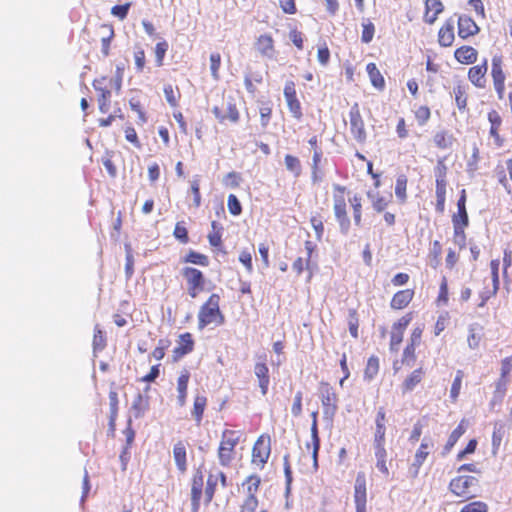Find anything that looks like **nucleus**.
<instances>
[{"label":"nucleus","instance_id":"nucleus-1","mask_svg":"<svg viewBox=\"0 0 512 512\" xmlns=\"http://www.w3.org/2000/svg\"><path fill=\"white\" fill-rule=\"evenodd\" d=\"M213 323L216 326L225 323V317L220 310V296L215 293L212 294L199 309L198 328L202 330Z\"/></svg>","mask_w":512,"mask_h":512},{"label":"nucleus","instance_id":"nucleus-2","mask_svg":"<svg viewBox=\"0 0 512 512\" xmlns=\"http://www.w3.org/2000/svg\"><path fill=\"white\" fill-rule=\"evenodd\" d=\"M240 441L238 431L224 430L218 448L219 463L223 467L230 466L235 457V447Z\"/></svg>","mask_w":512,"mask_h":512},{"label":"nucleus","instance_id":"nucleus-3","mask_svg":"<svg viewBox=\"0 0 512 512\" xmlns=\"http://www.w3.org/2000/svg\"><path fill=\"white\" fill-rule=\"evenodd\" d=\"M479 480L474 476H458L449 483V490L458 497L470 499L476 496L473 487L478 486Z\"/></svg>","mask_w":512,"mask_h":512},{"label":"nucleus","instance_id":"nucleus-4","mask_svg":"<svg viewBox=\"0 0 512 512\" xmlns=\"http://www.w3.org/2000/svg\"><path fill=\"white\" fill-rule=\"evenodd\" d=\"M319 392L323 416L325 419L332 420L338 410V397L329 383H321Z\"/></svg>","mask_w":512,"mask_h":512},{"label":"nucleus","instance_id":"nucleus-5","mask_svg":"<svg viewBox=\"0 0 512 512\" xmlns=\"http://www.w3.org/2000/svg\"><path fill=\"white\" fill-rule=\"evenodd\" d=\"M333 210L335 218L339 224L341 234L347 235L350 230L351 222L347 214L346 201L343 195L334 194Z\"/></svg>","mask_w":512,"mask_h":512},{"label":"nucleus","instance_id":"nucleus-6","mask_svg":"<svg viewBox=\"0 0 512 512\" xmlns=\"http://www.w3.org/2000/svg\"><path fill=\"white\" fill-rule=\"evenodd\" d=\"M350 131L354 139L359 143H364L367 138L365 125L360 113L358 103H354L349 111Z\"/></svg>","mask_w":512,"mask_h":512},{"label":"nucleus","instance_id":"nucleus-7","mask_svg":"<svg viewBox=\"0 0 512 512\" xmlns=\"http://www.w3.org/2000/svg\"><path fill=\"white\" fill-rule=\"evenodd\" d=\"M212 113L221 123L225 122L226 120L232 123H237L239 120L238 109L234 103L233 98L231 97L226 99L221 107L214 106L212 108Z\"/></svg>","mask_w":512,"mask_h":512},{"label":"nucleus","instance_id":"nucleus-8","mask_svg":"<svg viewBox=\"0 0 512 512\" xmlns=\"http://www.w3.org/2000/svg\"><path fill=\"white\" fill-rule=\"evenodd\" d=\"M271 452L270 437L261 435L252 449V461L261 467L267 463Z\"/></svg>","mask_w":512,"mask_h":512},{"label":"nucleus","instance_id":"nucleus-9","mask_svg":"<svg viewBox=\"0 0 512 512\" xmlns=\"http://www.w3.org/2000/svg\"><path fill=\"white\" fill-rule=\"evenodd\" d=\"M283 93L290 113L295 119L300 120L303 116L302 107L297 98L295 84L293 81L286 82Z\"/></svg>","mask_w":512,"mask_h":512},{"label":"nucleus","instance_id":"nucleus-10","mask_svg":"<svg viewBox=\"0 0 512 512\" xmlns=\"http://www.w3.org/2000/svg\"><path fill=\"white\" fill-rule=\"evenodd\" d=\"M258 362L254 366V373L259 380V387L263 396L268 392L270 383L269 368L266 364V355L259 356Z\"/></svg>","mask_w":512,"mask_h":512},{"label":"nucleus","instance_id":"nucleus-11","mask_svg":"<svg viewBox=\"0 0 512 512\" xmlns=\"http://www.w3.org/2000/svg\"><path fill=\"white\" fill-rule=\"evenodd\" d=\"M432 446V443L428 442L426 438L423 439L420 447L416 451L414 456V461L410 467V472L412 477H417L419 474L420 467L426 460L429 455V448Z\"/></svg>","mask_w":512,"mask_h":512},{"label":"nucleus","instance_id":"nucleus-12","mask_svg":"<svg viewBox=\"0 0 512 512\" xmlns=\"http://www.w3.org/2000/svg\"><path fill=\"white\" fill-rule=\"evenodd\" d=\"M106 78L103 77L101 79H95L93 81V87L94 89L99 92L98 96V104H99V110L101 113H107L110 109V98H111V91L107 88L102 87V83Z\"/></svg>","mask_w":512,"mask_h":512},{"label":"nucleus","instance_id":"nucleus-13","mask_svg":"<svg viewBox=\"0 0 512 512\" xmlns=\"http://www.w3.org/2000/svg\"><path fill=\"white\" fill-rule=\"evenodd\" d=\"M179 345L173 349V358L175 361L189 354L194 349L192 335L188 332L180 335Z\"/></svg>","mask_w":512,"mask_h":512},{"label":"nucleus","instance_id":"nucleus-14","mask_svg":"<svg viewBox=\"0 0 512 512\" xmlns=\"http://www.w3.org/2000/svg\"><path fill=\"white\" fill-rule=\"evenodd\" d=\"M255 48L263 57L272 59L275 56L274 41L268 34H261L257 38Z\"/></svg>","mask_w":512,"mask_h":512},{"label":"nucleus","instance_id":"nucleus-15","mask_svg":"<svg viewBox=\"0 0 512 512\" xmlns=\"http://www.w3.org/2000/svg\"><path fill=\"white\" fill-rule=\"evenodd\" d=\"M354 502L355 505L366 506V477L363 472H359L355 479L354 485Z\"/></svg>","mask_w":512,"mask_h":512},{"label":"nucleus","instance_id":"nucleus-16","mask_svg":"<svg viewBox=\"0 0 512 512\" xmlns=\"http://www.w3.org/2000/svg\"><path fill=\"white\" fill-rule=\"evenodd\" d=\"M452 224L469 225V217L466 210V190L462 189L457 201V213L452 216Z\"/></svg>","mask_w":512,"mask_h":512},{"label":"nucleus","instance_id":"nucleus-17","mask_svg":"<svg viewBox=\"0 0 512 512\" xmlns=\"http://www.w3.org/2000/svg\"><path fill=\"white\" fill-rule=\"evenodd\" d=\"M443 10L444 6L440 0H425L424 21L429 24L434 23Z\"/></svg>","mask_w":512,"mask_h":512},{"label":"nucleus","instance_id":"nucleus-18","mask_svg":"<svg viewBox=\"0 0 512 512\" xmlns=\"http://www.w3.org/2000/svg\"><path fill=\"white\" fill-rule=\"evenodd\" d=\"M487 60H485L482 64L473 66L469 69L468 78L469 80L478 88H483L485 86V74L487 72Z\"/></svg>","mask_w":512,"mask_h":512},{"label":"nucleus","instance_id":"nucleus-19","mask_svg":"<svg viewBox=\"0 0 512 512\" xmlns=\"http://www.w3.org/2000/svg\"><path fill=\"white\" fill-rule=\"evenodd\" d=\"M414 296V291L411 289H405L398 291L392 297L390 302V306L393 309L400 310L408 306V304L412 301Z\"/></svg>","mask_w":512,"mask_h":512},{"label":"nucleus","instance_id":"nucleus-20","mask_svg":"<svg viewBox=\"0 0 512 512\" xmlns=\"http://www.w3.org/2000/svg\"><path fill=\"white\" fill-rule=\"evenodd\" d=\"M181 274L186 279L187 285H194L204 288L205 278L200 270L193 267H184L181 271Z\"/></svg>","mask_w":512,"mask_h":512},{"label":"nucleus","instance_id":"nucleus-21","mask_svg":"<svg viewBox=\"0 0 512 512\" xmlns=\"http://www.w3.org/2000/svg\"><path fill=\"white\" fill-rule=\"evenodd\" d=\"M189 378L190 373L187 370H184L177 380V403L180 407H183L186 404Z\"/></svg>","mask_w":512,"mask_h":512},{"label":"nucleus","instance_id":"nucleus-22","mask_svg":"<svg viewBox=\"0 0 512 512\" xmlns=\"http://www.w3.org/2000/svg\"><path fill=\"white\" fill-rule=\"evenodd\" d=\"M477 51L471 46H461L456 49L455 59L462 64H472L477 60Z\"/></svg>","mask_w":512,"mask_h":512},{"label":"nucleus","instance_id":"nucleus-23","mask_svg":"<svg viewBox=\"0 0 512 512\" xmlns=\"http://www.w3.org/2000/svg\"><path fill=\"white\" fill-rule=\"evenodd\" d=\"M149 409V398L144 396L142 393H138L133 400L131 405V412L133 416L138 419L144 416L146 411Z\"/></svg>","mask_w":512,"mask_h":512},{"label":"nucleus","instance_id":"nucleus-24","mask_svg":"<svg viewBox=\"0 0 512 512\" xmlns=\"http://www.w3.org/2000/svg\"><path fill=\"white\" fill-rule=\"evenodd\" d=\"M424 374V370L421 367L412 371L402 383V392L407 393L413 391L422 381Z\"/></svg>","mask_w":512,"mask_h":512},{"label":"nucleus","instance_id":"nucleus-25","mask_svg":"<svg viewBox=\"0 0 512 512\" xmlns=\"http://www.w3.org/2000/svg\"><path fill=\"white\" fill-rule=\"evenodd\" d=\"M366 71L368 73L371 84L374 88L379 91H382L385 88V80L377 68L375 63H369L366 66Z\"/></svg>","mask_w":512,"mask_h":512},{"label":"nucleus","instance_id":"nucleus-26","mask_svg":"<svg viewBox=\"0 0 512 512\" xmlns=\"http://www.w3.org/2000/svg\"><path fill=\"white\" fill-rule=\"evenodd\" d=\"M502 57L495 55L492 58V65H491V76L493 78V84H505V74L502 69Z\"/></svg>","mask_w":512,"mask_h":512},{"label":"nucleus","instance_id":"nucleus-27","mask_svg":"<svg viewBox=\"0 0 512 512\" xmlns=\"http://www.w3.org/2000/svg\"><path fill=\"white\" fill-rule=\"evenodd\" d=\"M173 457L176 463L178 470L184 473L187 469L186 463V448L184 444L179 441L173 447Z\"/></svg>","mask_w":512,"mask_h":512},{"label":"nucleus","instance_id":"nucleus-28","mask_svg":"<svg viewBox=\"0 0 512 512\" xmlns=\"http://www.w3.org/2000/svg\"><path fill=\"white\" fill-rule=\"evenodd\" d=\"M283 466H284V475H285V498H286L285 507H286V509H289L290 503H289L288 498L291 493V485H292V480H293L292 469H291V465L289 462V454L284 455Z\"/></svg>","mask_w":512,"mask_h":512},{"label":"nucleus","instance_id":"nucleus-29","mask_svg":"<svg viewBox=\"0 0 512 512\" xmlns=\"http://www.w3.org/2000/svg\"><path fill=\"white\" fill-rule=\"evenodd\" d=\"M207 405V398L204 395H196L193 404L192 416L197 425L201 424L205 407Z\"/></svg>","mask_w":512,"mask_h":512},{"label":"nucleus","instance_id":"nucleus-30","mask_svg":"<svg viewBox=\"0 0 512 512\" xmlns=\"http://www.w3.org/2000/svg\"><path fill=\"white\" fill-rule=\"evenodd\" d=\"M465 433V427L463 426V421L451 432L448 437V440L443 448L442 455L446 456L454 445L457 443L459 438Z\"/></svg>","mask_w":512,"mask_h":512},{"label":"nucleus","instance_id":"nucleus-31","mask_svg":"<svg viewBox=\"0 0 512 512\" xmlns=\"http://www.w3.org/2000/svg\"><path fill=\"white\" fill-rule=\"evenodd\" d=\"M488 120L491 123V128L489 132L491 137H493L497 141L498 145H501L500 136L498 134V129L502 123L501 116L497 111L492 110L488 113Z\"/></svg>","mask_w":512,"mask_h":512},{"label":"nucleus","instance_id":"nucleus-32","mask_svg":"<svg viewBox=\"0 0 512 512\" xmlns=\"http://www.w3.org/2000/svg\"><path fill=\"white\" fill-rule=\"evenodd\" d=\"M457 26L458 32H479L475 21L467 15L457 16Z\"/></svg>","mask_w":512,"mask_h":512},{"label":"nucleus","instance_id":"nucleus-33","mask_svg":"<svg viewBox=\"0 0 512 512\" xmlns=\"http://www.w3.org/2000/svg\"><path fill=\"white\" fill-rule=\"evenodd\" d=\"M454 142V137L447 131L437 132L434 136V143L440 149L451 148Z\"/></svg>","mask_w":512,"mask_h":512},{"label":"nucleus","instance_id":"nucleus-34","mask_svg":"<svg viewBox=\"0 0 512 512\" xmlns=\"http://www.w3.org/2000/svg\"><path fill=\"white\" fill-rule=\"evenodd\" d=\"M379 371V358L372 355L368 358L367 364L364 370V379L371 381L378 374Z\"/></svg>","mask_w":512,"mask_h":512},{"label":"nucleus","instance_id":"nucleus-35","mask_svg":"<svg viewBox=\"0 0 512 512\" xmlns=\"http://www.w3.org/2000/svg\"><path fill=\"white\" fill-rule=\"evenodd\" d=\"M349 203L353 209V219L354 224L358 227L362 225V204L361 197L355 194L353 197L349 198Z\"/></svg>","mask_w":512,"mask_h":512},{"label":"nucleus","instance_id":"nucleus-36","mask_svg":"<svg viewBox=\"0 0 512 512\" xmlns=\"http://www.w3.org/2000/svg\"><path fill=\"white\" fill-rule=\"evenodd\" d=\"M286 169L291 172L294 177L298 178L302 173V166L300 160L293 155L287 154L284 158Z\"/></svg>","mask_w":512,"mask_h":512},{"label":"nucleus","instance_id":"nucleus-37","mask_svg":"<svg viewBox=\"0 0 512 512\" xmlns=\"http://www.w3.org/2000/svg\"><path fill=\"white\" fill-rule=\"evenodd\" d=\"M183 262L206 267L209 265V258L204 254L191 250L183 258Z\"/></svg>","mask_w":512,"mask_h":512},{"label":"nucleus","instance_id":"nucleus-38","mask_svg":"<svg viewBox=\"0 0 512 512\" xmlns=\"http://www.w3.org/2000/svg\"><path fill=\"white\" fill-rule=\"evenodd\" d=\"M507 390V381L506 379H499L495 384V391L492 397L490 404L494 406L495 404H499L502 402L505 393Z\"/></svg>","mask_w":512,"mask_h":512},{"label":"nucleus","instance_id":"nucleus-39","mask_svg":"<svg viewBox=\"0 0 512 512\" xmlns=\"http://www.w3.org/2000/svg\"><path fill=\"white\" fill-rule=\"evenodd\" d=\"M505 433V425L502 422H495L492 434V447L497 450L502 442Z\"/></svg>","mask_w":512,"mask_h":512},{"label":"nucleus","instance_id":"nucleus-40","mask_svg":"<svg viewBox=\"0 0 512 512\" xmlns=\"http://www.w3.org/2000/svg\"><path fill=\"white\" fill-rule=\"evenodd\" d=\"M261 479L258 475H250L243 485L247 484V497L256 496Z\"/></svg>","mask_w":512,"mask_h":512},{"label":"nucleus","instance_id":"nucleus-41","mask_svg":"<svg viewBox=\"0 0 512 512\" xmlns=\"http://www.w3.org/2000/svg\"><path fill=\"white\" fill-rule=\"evenodd\" d=\"M464 377V373L462 370H457L455 378L453 380L451 389H450V398L455 401L460 393L462 379Z\"/></svg>","mask_w":512,"mask_h":512},{"label":"nucleus","instance_id":"nucleus-42","mask_svg":"<svg viewBox=\"0 0 512 512\" xmlns=\"http://www.w3.org/2000/svg\"><path fill=\"white\" fill-rule=\"evenodd\" d=\"M467 226L461 224H453L454 228V243L458 245L461 249L466 245V235L465 228Z\"/></svg>","mask_w":512,"mask_h":512},{"label":"nucleus","instance_id":"nucleus-43","mask_svg":"<svg viewBox=\"0 0 512 512\" xmlns=\"http://www.w3.org/2000/svg\"><path fill=\"white\" fill-rule=\"evenodd\" d=\"M415 349L416 346H413V344L406 345L401 360L402 364L407 365L409 367H412L414 365V362L416 360Z\"/></svg>","mask_w":512,"mask_h":512},{"label":"nucleus","instance_id":"nucleus-44","mask_svg":"<svg viewBox=\"0 0 512 512\" xmlns=\"http://www.w3.org/2000/svg\"><path fill=\"white\" fill-rule=\"evenodd\" d=\"M406 186H407V177L403 174L399 175L396 179L395 195L401 201H405V199H406Z\"/></svg>","mask_w":512,"mask_h":512},{"label":"nucleus","instance_id":"nucleus-45","mask_svg":"<svg viewBox=\"0 0 512 512\" xmlns=\"http://www.w3.org/2000/svg\"><path fill=\"white\" fill-rule=\"evenodd\" d=\"M174 237L181 243L186 244L189 242L188 230L183 222H177L173 231Z\"/></svg>","mask_w":512,"mask_h":512},{"label":"nucleus","instance_id":"nucleus-46","mask_svg":"<svg viewBox=\"0 0 512 512\" xmlns=\"http://www.w3.org/2000/svg\"><path fill=\"white\" fill-rule=\"evenodd\" d=\"M221 65V55L218 52L210 55V70L213 79H219V68Z\"/></svg>","mask_w":512,"mask_h":512},{"label":"nucleus","instance_id":"nucleus-47","mask_svg":"<svg viewBox=\"0 0 512 512\" xmlns=\"http://www.w3.org/2000/svg\"><path fill=\"white\" fill-rule=\"evenodd\" d=\"M348 326L351 336L355 339L358 338L359 320L355 310H349Z\"/></svg>","mask_w":512,"mask_h":512},{"label":"nucleus","instance_id":"nucleus-48","mask_svg":"<svg viewBox=\"0 0 512 512\" xmlns=\"http://www.w3.org/2000/svg\"><path fill=\"white\" fill-rule=\"evenodd\" d=\"M164 95L166 101L170 106L175 107L178 104L179 92L175 91L171 84H167L164 86Z\"/></svg>","mask_w":512,"mask_h":512},{"label":"nucleus","instance_id":"nucleus-49","mask_svg":"<svg viewBox=\"0 0 512 512\" xmlns=\"http://www.w3.org/2000/svg\"><path fill=\"white\" fill-rule=\"evenodd\" d=\"M455 101L459 110H464L467 105V97L462 86L458 85L454 88Z\"/></svg>","mask_w":512,"mask_h":512},{"label":"nucleus","instance_id":"nucleus-50","mask_svg":"<svg viewBox=\"0 0 512 512\" xmlns=\"http://www.w3.org/2000/svg\"><path fill=\"white\" fill-rule=\"evenodd\" d=\"M488 506L482 501H475L466 504L460 510V512H487Z\"/></svg>","mask_w":512,"mask_h":512},{"label":"nucleus","instance_id":"nucleus-51","mask_svg":"<svg viewBox=\"0 0 512 512\" xmlns=\"http://www.w3.org/2000/svg\"><path fill=\"white\" fill-rule=\"evenodd\" d=\"M446 157L438 158L437 164L434 168V174L436 179H446L448 167L445 164Z\"/></svg>","mask_w":512,"mask_h":512},{"label":"nucleus","instance_id":"nucleus-52","mask_svg":"<svg viewBox=\"0 0 512 512\" xmlns=\"http://www.w3.org/2000/svg\"><path fill=\"white\" fill-rule=\"evenodd\" d=\"M228 209H229V212L234 215V216H238L241 214L242 212V205L240 203V201L238 200V198L234 195V194H230L228 196Z\"/></svg>","mask_w":512,"mask_h":512},{"label":"nucleus","instance_id":"nucleus-53","mask_svg":"<svg viewBox=\"0 0 512 512\" xmlns=\"http://www.w3.org/2000/svg\"><path fill=\"white\" fill-rule=\"evenodd\" d=\"M134 273V258L131 253V250L129 249V246L126 245V263H125V275L126 279H131L132 275Z\"/></svg>","mask_w":512,"mask_h":512},{"label":"nucleus","instance_id":"nucleus-54","mask_svg":"<svg viewBox=\"0 0 512 512\" xmlns=\"http://www.w3.org/2000/svg\"><path fill=\"white\" fill-rule=\"evenodd\" d=\"M368 197L372 199V205L375 211L382 212L388 205V200L382 196H374L371 192L368 193Z\"/></svg>","mask_w":512,"mask_h":512},{"label":"nucleus","instance_id":"nucleus-55","mask_svg":"<svg viewBox=\"0 0 512 512\" xmlns=\"http://www.w3.org/2000/svg\"><path fill=\"white\" fill-rule=\"evenodd\" d=\"M216 484H217V478H215L213 475H209V477L207 479L206 489H205V497H206L207 503L211 502V500L213 499Z\"/></svg>","mask_w":512,"mask_h":512},{"label":"nucleus","instance_id":"nucleus-56","mask_svg":"<svg viewBox=\"0 0 512 512\" xmlns=\"http://www.w3.org/2000/svg\"><path fill=\"white\" fill-rule=\"evenodd\" d=\"M302 399L303 393L298 391L294 396V401L291 407V413L294 417H299L302 413Z\"/></svg>","mask_w":512,"mask_h":512},{"label":"nucleus","instance_id":"nucleus-57","mask_svg":"<svg viewBox=\"0 0 512 512\" xmlns=\"http://www.w3.org/2000/svg\"><path fill=\"white\" fill-rule=\"evenodd\" d=\"M311 225L315 231L316 239L321 241L324 233V225L320 217L313 216L310 219Z\"/></svg>","mask_w":512,"mask_h":512},{"label":"nucleus","instance_id":"nucleus-58","mask_svg":"<svg viewBox=\"0 0 512 512\" xmlns=\"http://www.w3.org/2000/svg\"><path fill=\"white\" fill-rule=\"evenodd\" d=\"M415 117L419 125H424L430 118V109L427 106H420L415 112Z\"/></svg>","mask_w":512,"mask_h":512},{"label":"nucleus","instance_id":"nucleus-59","mask_svg":"<svg viewBox=\"0 0 512 512\" xmlns=\"http://www.w3.org/2000/svg\"><path fill=\"white\" fill-rule=\"evenodd\" d=\"M412 320V314L408 313L405 316L401 317L397 322L393 324V330L396 332H404V330L407 328L409 323Z\"/></svg>","mask_w":512,"mask_h":512},{"label":"nucleus","instance_id":"nucleus-60","mask_svg":"<svg viewBox=\"0 0 512 512\" xmlns=\"http://www.w3.org/2000/svg\"><path fill=\"white\" fill-rule=\"evenodd\" d=\"M317 58H318L319 63L322 66H326L329 63L330 51H329L326 43H324L323 45H321L318 48Z\"/></svg>","mask_w":512,"mask_h":512},{"label":"nucleus","instance_id":"nucleus-61","mask_svg":"<svg viewBox=\"0 0 512 512\" xmlns=\"http://www.w3.org/2000/svg\"><path fill=\"white\" fill-rule=\"evenodd\" d=\"M169 346V341L165 339H160L158 342V346L153 350L152 356L156 360H161L165 356V349Z\"/></svg>","mask_w":512,"mask_h":512},{"label":"nucleus","instance_id":"nucleus-62","mask_svg":"<svg viewBox=\"0 0 512 512\" xmlns=\"http://www.w3.org/2000/svg\"><path fill=\"white\" fill-rule=\"evenodd\" d=\"M241 176L237 172H229L224 178V184L232 188H237L240 185Z\"/></svg>","mask_w":512,"mask_h":512},{"label":"nucleus","instance_id":"nucleus-63","mask_svg":"<svg viewBox=\"0 0 512 512\" xmlns=\"http://www.w3.org/2000/svg\"><path fill=\"white\" fill-rule=\"evenodd\" d=\"M130 6H131V3H125L123 5H115L111 9V14L118 17L119 19H124L128 14Z\"/></svg>","mask_w":512,"mask_h":512},{"label":"nucleus","instance_id":"nucleus-64","mask_svg":"<svg viewBox=\"0 0 512 512\" xmlns=\"http://www.w3.org/2000/svg\"><path fill=\"white\" fill-rule=\"evenodd\" d=\"M258 506V499L256 496L246 497L241 512H255Z\"/></svg>","mask_w":512,"mask_h":512}]
</instances>
